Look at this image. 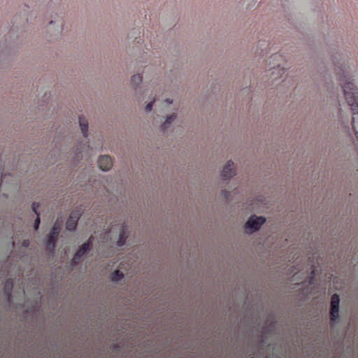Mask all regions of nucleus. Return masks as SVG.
Returning a JSON list of instances; mask_svg holds the SVG:
<instances>
[{
  "mask_svg": "<svg viewBox=\"0 0 358 358\" xmlns=\"http://www.w3.org/2000/svg\"><path fill=\"white\" fill-rule=\"evenodd\" d=\"M349 77L347 75L340 76L339 80L346 82L343 85L344 96H345L348 104L351 106L353 115L358 117V92L357 89L354 87L352 83L348 80Z\"/></svg>",
  "mask_w": 358,
  "mask_h": 358,
  "instance_id": "nucleus-1",
  "label": "nucleus"
},
{
  "mask_svg": "<svg viewBox=\"0 0 358 358\" xmlns=\"http://www.w3.org/2000/svg\"><path fill=\"white\" fill-rule=\"evenodd\" d=\"M266 222V219L262 216L257 217L256 215H252L250 219L248 220L245 227L247 232H252L259 230L261 226H262Z\"/></svg>",
  "mask_w": 358,
  "mask_h": 358,
  "instance_id": "nucleus-2",
  "label": "nucleus"
},
{
  "mask_svg": "<svg viewBox=\"0 0 358 358\" xmlns=\"http://www.w3.org/2000/svg\"><path fill=\"white\" fill-rule=\"evenodd\" d=\"M81 216V211L76 210L70 213L69 217L66 222V229L69 231H73L77 227L79 217Z\"/></svg>",
  "mask_w": 358,
  "mask_h": 358,
  "instance_id": "nucleus-3",
  "label": "nucleus"
},
{
  "mask_svg": "<svg viewBox=\"0 0 358 358\" xmlns=\"http://www.w3.org/2000/svg\"><path fill=\"white\" fill-rule=\"evenodd\" d=\"M339 296L338 294H334L331 296V308H330V320L334 321L338 317Z\"/></svg>",
  "mask_w": 358,
  "mask_h": 358,
  "instance_id": "nucleus-4",
  "label": "nucleus"
},
{
  "mask_svg": "<svg viewBox=\"0 0 358 358\" xmlns=\"http://www.w3.org/2000/svg\"><path fill=\"white\" fill-rule=\"evenodd\" d=\"M97 164L101 170L108 171L113 166V160L108 155H103L97 160Z\"/></svg>",
  "mask_w": 358,
  "mask_h": 358,
  "instance_id": "nucleus-5",
  "label": "nucleus"
},
{
  "mask_svg": "<svg viewBox=\"0 0 358 358\" xmlns=\"http://www.w3.org/2000/svg\"><path fill=\"white\" fill-rule=\"evenodd\" d=\"M234 162L231 161L227 162V164L224 165L222 172H221V176L224 180H227L234 176V171L232 169Z\"/></svg>",
  "mask_w": 358,
  "mask_h": 358,
  "instance_id": "nucleus-6",
  "label": "nucleus"
},
{
  "mask_svg": "<svg viewBox=\"0 0 358 358\" xmlns=\"http://www.w3.org/2000/svg\"><path fill=\"white\" fill-rule=\"evenodd\" d=\"M58 236H59L56 235H49L48 238L46 240L47 250H50V252H53L55 250V247L57 240H58Z\"/></svg>",
  "mask_w": 358,
  "mask_h": 358,
  "instance_id": "nucleus-7",
  "label": "nucleus"
},
{
  "mask_svg": "<svg viewBox=\"0 0 358 358\" xmlns=\"http://www.w3.org/2000/svg\"><path fill=\"white\" fill-rule=\"evenodd\" d=\"M78 121H79V126H80L83 136L87 137V129H88L87 120L84 117H79Z\"/></svg>",
  "mask_w": 358,
  "mask_h": 358,
  "instance_id": "nucleus-8",
  "label": "nucleus"
},
{
  "mask_svg": "<svg viewBox=\"0 0 358 358\" xmlns=\"http://www.w3.org/2000/svg\"><path fill=\"white\" fill-rule=\"evenodd\" d=\"M13 281L12 279L8 278V280H6L4 285V293L6 296H7L8 299H10L11 296V290L13 289Z\"/></svg>",
  "mask_w": 358,
  "mask_h": 358,
  "instance_id": "nucleus-9",
  "label": "nucleus"
},
{
  "mask_svg": "<svg viewBox=\"0 0 358 358\" xmlns=\"http://www.w3.org/2000/svg\"><path fill=\"white\" fill-rule=\"evenodd\" d=\"M40 205L38 204L36 202H34L32 203V210L34 213L36 214L37 217H36V219L35 220V223H34V228H35L36 230L38 229V227L40 226V223H41V220H40V217H38V213L37 211V209L38 208V206Z\"/></svg>",
  "mask_w": 358,
  "mask_h": 358,
  "instance_id": "nucleus-10",
  "label": "nucleus"
},
{
  "mask_svg": "<svg viewBox=\"0 0 358 358\" xmlns=\"http://www.w3.org/2000/svg\"><path fill=\"white\" fill-rule=\"evenodd\" d=\"M127 235H125L124 226H123L122 230H120V231L119 239L117 241V245L119 247H122L124 245L125 241H127Z\"/></svg>",
  "mask_w": 358,
  "mask_h": 358,
  "instance_id": "nucleus-11",
  "label": "nucleus"
},
{
  "mask_svg": "<svg viewBox=\"0 0 358 358\" xmlns=\"http://www.w3.org/2000/svg\"><path fill=\"white\" fill-rule=\"evenodd\" d=\"M124 278L123 273L120 271L119 270H115L112 275H110V279H112V281L113 282H117L122 280Z\"/></svg>",
  "mask_w": 358,
  "mask_h": 358,
  "instance_id": "nucleus-12",
  "label": "nucleus"
},
{
  "mask_svg": "<svg viewBox=\"0 0 358 358\" xmlns=\"http://www.w3.org/2000/svg\"><path fill=\"white\" fill-rule=\"evenodd\" d=\"M175 118H176V115L173 114V115H171L169 117H168L167 119H166L164 123L162 125L163 131H165V130H166L168 129L169 125L171 123H173V122L174 121Z\"/></svg>",
  "mask_w": 358,
  "mask_h": 358,
  "instance_id": "nucleus-13",
  "label": "nucleus"
},
{
  "mask_svg": "<svg viewBox=\"0 0 358 358\" xmlns=\"http://www.w3.org/2000/svg\"><path fill=\"white\" fill-rule=\"evenodd\" d=\"M60 231V225L58 222V220L55 222L54 224L53 227H52V229L50 231V235L51 236H59Z\"/></svg>",
  "mask_w": 358,
  "mask_h": 358,
  "instance_id": "nucleus-14",
  "label": "nucleus"
},
{
  "mask_svg": "<svg viewBox=\"0 0 358 358\" xmlns=\"http://www.w3.org/2000/svg\"><path fill=\"white\" fill-rule=\"evenodd\" d=\"M83 250H78L76 254L74 255L73 259L72 260V264L75 265L79 262V259L82 258V257L85 254Z\"/></svg>",
  "mask_w": 358,
  "mask_h": 358,
  "instance_id": "nucleus-15",
  "label": "nucleus"
},
{
  "mask_svg": "<svg viewBox=\"0 0 358 358\" xmlns=\"http://www.w3.org/2000/svg\"><path fill=\"white\" fill-rule=\"evenodd\" d=\"M91 244H92V242H91V240L90 239L87 241V243L83 244L82 247H80V248H79L78 250H81L84 252H87V251H88L90 249Z\"/></svg>",
  "mask_w": 358,
  "mask_h": 358,
  "instance_id": "nucleus-16",
  "label": "nucleus"
},
{
  "mask_svg": "<svg viewBox=\"0 0 358 358\" xmlns=\"http://www.w3.org/2000/svg\"><path fill=\"white\" fill-rule=\"evenodd\" d=\"M91 244H92V242H91V240L90 239L87 241V243L83 244L82 247H80V248H79L78 250H81L84 252H87V251H88L90 249Z\"/></svg>",
  "mask_w": 358,
  "mask_h": 358,
  "instance_id": "nucleus-17",
  "label": "nucleus"
},
{
  "mask_svg": "<svg viewBox=\"0 0 358 358\" xmlns=\"http://www.w3.org/2000/svg\"><path fill=\"white\" fill-rule=\"evenodd\" d=\"M141 81H142V76L139 74L134 75L131 77V83H134V85H138V84L141 83Z\"/></svg>",
  "mask_w": 358,
  "mask_h": 358,
  "instance_id": "nucleus-18",
  "label": "nucleus"
},
{
  "mask_svg": "<svg viewBox=\"0 0 358 358\" xmlns=\"http://www.w3.org/2000/svg\"><path fill=\"white\" fill-rule=\"evenodd\" d=\"M355 120H356V117H352V128H353V131H355V135L357 136V139L358 140V131H357V127L355 126Z\"/></svg>",
  "mask_w": 358,
  "mask_h": 358,
  "instance_id": "nucleus-19",
  "label": "nucleus"
},
{
  "mask_svg": "<svg viewBox=\"0 0 358 358\" xmlns=\"http://www.w3.org/2000/svg\"><path fill=\"white\" fill-rule=\"evenodd\" d=\"M152 108V102H150L146 105V108H145L146 111H151Z\"/></svg>",
  "mask_w": 358,
  "mask_h": 358,
  "instance_id": "nucleus-20",
  "label": "nucleus"
},
{
  "mask_svg": "<svg viewBox=\"0 0 358 358\" xmlns=\"http://www.w3.org/2000/svg\"><path fill=\"white\" fill-rule=\"evenodd\" d=\"M310 269H311L310 274H311L312 275H315V266H311Z\"/></svg>",
  "mask_w": 358,
  "mask_h": 358,
  "instance_id": "nucleus-21",
  "label": "nucleus"
},
{
  "mask_svg": "<svg viewBox=\"0 0 358 358\" xmlns=\"http://www.w3.org/2000/svg\"><path fill=\"white\" fill-rule=\"evenodd\" d=\"M3 171V169H2V167L0 166V183H1V178H2V171Z\"/></svg>",
  "mask_w": 358,
  "mask_h": 358,
  "instance_id": "nucleus-22",
  "label": "nucleus"
},
{
  "mask_svg": "<svg viewBox=\"0 0 358 358\" xmlns=\"http://www.w3.org/2000/svg\"><path fill=\"white\" fill-rule=\"evenodd\" d=\"M280 56L278 55V54H274L273 55V58H274V59H276L278 58H279Z\"/></svg>",
  "mask_w": 358,
  "mask_h": 358,
  "instance_id": "nucleus-23",
  "label": "nucleus"
},
{
  "mask_svg": "<svg viewBox=\"0 0 358 358\" xmlns=\"http://www.w3.org/2000/svg\"><path fill=\"white\" fill-rule=\"evenodd\" d=\"M165 101L168 104H171V99H165Z\"/></svg>",
  "mask_w": 358,
  "mask_h": 358,
  "instance_id": "nucleus-24",
  "label": "nucleus"
},
{
  "mask_svg": "<svg viewBox=\"0 0 358 358\" xmlns=\"http://www.w3.org/2000/svg\"><path fill=\"white\" fill-rule=\"evenodd\" d=\"M280 68V64H278V69H275V67H273V69H275V71L278 70Z\"/></svg>",
  "mask_w": 358,
  "mask_h": 358,
  "instance_id": "nucleus-25",
  "label": "nucleus"
},
{
  "mask_svg": "<svg viewBox=\"0 0 358 358\" xmlns=\"http://www.w3.org/2000/svg\"><path fill=\"white\" fill-rule=\"evenodd\" d=\"M27 241H24L23 245H27Z\"/></svg>",
  "mask_w": 358,
  "mask_h": 358,
  "instance_id": "nucleus-26",
  "label": "nucleus"
},
{
  "mask_svg": "<svg viewBox=\"0 0 358 358\" xmlns=\"http://www.w3.org/2000/svg\"><path fill=\"white\" fill-rule=\"evenodd\" d=\"M252 358H253V357H252Z\"/></svg>",
  "mask_w": 358,
  "mask_h": 358,
  "instance_id": "nucleus-27",
  "label": "nucleus"
}]
</instances>
